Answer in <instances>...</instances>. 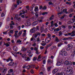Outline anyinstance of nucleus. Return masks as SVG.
Returning <instances> with one entry per match:
<instances>
[{"label": "nucleus", "mask_w": 75, "mask_h": 75, "mask_svg": "<svg viewBox=\"0 0 75 75\" xmlns=\"http://www.w3.org/2000/svg\"><path fill=\"white\" fill-rule=\"evenodd\" d=\"M48 14V12H43L42 13V15H43V16H44V15H45V14Z\"/></svg>", "instance_id": "nucleus-31"}, {"label": "nucleus", "mask_w": 75, "mask_h": 75, "mask_svg": "<svg viewBox=\"0 0 75 75\" xmlns=\"http://www.w3.org/2000/svg\"><path fill=\"white\" fill-rule=\"evenodd\" d=\"M44 27H41L40 30L41 31V33H42L44 31Z\"/></svg>", "instance_id": "nucleus-26"}, {"label": "nucleus", "mask_w": 75, "mask_h": 75, "mask_svg": "<svg viewBox=\"0 0 75 75\" xmlns=\"http://www.w3.org/2000/svg\"><path fill=\"white\" fill-rule=\"evenodd\" d=\"M65 64L67 65H72V63L71 62H69L68 61H66L65 62Z\"/></svg>", "instance_id": "nucleus-6"}, {"label": "nucleus", "mask_w": 75, "mask_h": 75, "mask_svg": "<svg viewBox=\"0 0 75 75\" xmlns=\"http://www.w3.org/2000/svg\"><path fill=\"white\" fill-rule=\"evenodd\" d=\"M4 45H6V47H9L10 46V45L8 43H5V42H4Z\"/></svg>", "instance_id": "nucleus-23"}, {"label": "nucleus", "mask_w": 75, "mask_h": 75, "mask_svg": "<svg viewBox=\"0 0 75 75\" xmlns=\"http://www.w3.org/2000/svg\"><path fill=\"white\" fill-rule=\"evenodd\" d=\"M5 28L6 29H8L10 28V26L6 25L5 26Z\"/></svg>", "instance_id": "nucleus-48"}, {"label": "nucleus", "mask_w": 75, "mask_h": 75, "mask_svg": "<svg viewBox=\"0 0 75 75\" xmlns=\"http://www.w3.org/2000/svg\"><path fill=\"white\" fill-rule=\"evenodd\" d=\"M33 35V36H34V38H37V36H38V35H37L36 34H34Z\"/></svg>", "instance_id": "nucleus-41"}, {"label": "nucleus", "mask_w": 75, "mask_h": 75, "mask_svg": "<svg viewBox=\"0 0 75 75\" xmlns=\"http://www.w3.org/2000/svg\"><path fill=\"white\" fill-rule=\"evenodd\" d=\"M18 21H21V19L20 18H18L17 19H16Z\"/></svg>", "instance_id": "nucleus-57"}, {"label": "nucleus", "mask_w": 75, "mask_h": 75, "mask_svg": "<svg viewBox=\"0 0 75 75\" xmlns=\"http://www.w3.org/2000/svg\"><path fill=\"white\" fill-rule=\"evenodd\" d=\"M72 38L69 37V38H65L62 39V40H69V39H72Z\"/></svg>", "instance_id": "nucleus-19"}, {"label": "nucleus", "mask_w": 75, "mask_h": 75, "mask_svg": "<svg viewBox=\"0 0 75 75\" xmlns=\"http://www.w3.org/2000/svg\"><path fill=\"white\" fill-rule=\"evenodd\" d=\"M58 69H54L52 71L53 74H56L57 72H58Z\"/></svg>", "instance_id": "nucleus-12"}, {"label": "nucleus", "mask_w": 75, "mask_h": 75, "mask_svg": "<svg viewBox=\"0 0 75 75\" xmlns=\"http://www.w3.org/2000/svg\"><path fill=\"white\" fill-rule=\"evenodd\" d=\"M55 30H56V31H59V28H57L55 29Z\"/></svg>", "instance_id": "nucleus-56"}, {"label": "nucleus", "mask_w": 75, "mask_h": 75, "mask_svg": "<svg viewBox=\"0 0 75 75\" xmlns=\"http://www.w3.org/2000/svg\"><path fill=\"white\" fill-rule=\"evenodd\" d=\"M47 35L48 37H49V38H50V37H51V34H50L48 33V34H47Z\"/></svg>", "instance_id": "nucleus-55"}, {"label": "nucleus", "mask_w": 75, "mask_h": 75, "mask_svg": "<svg viewBox=\"0 0 75 75\" xmlns=\"http://www.w3.org/2000/svg\"><path fill=\"white\" fill-rule=\"evenodd\" d=\"M22 3V2L20 0H18L17 1V5H19L20 4V3L21 4V3Z\"/></svg>", "instance_id": "nucleus-25"}, {"label": "nucleus", "mask_w": 75, "mask_h": 75, "mask_svg": "<svg viewBox=\"0 0 75 75\" xmlns=\"http://www.w3.org/2000/svg\"><path fill=\"white\" fill-rule=\"evenodd\" d=\"M25 25L26 26H30L31 25V23L30 22H26L25 23Z\"/></svg>", "instance_id": "nucleus-9"}, {"label": "nucleus", "mask_w": 75, "mask_h": 75, "mask_svg": "<svg viewBox=\"0 0 75 75\" xmlns=\"http://www.w3.org/2000/svg\"><path fill=\"white\" fill-rule=\"evenodd\" d=\"M46 35L44 33H42L41 34L42 37H45Z\"/></svg>", "instance_id": "nucleus-52"}, {"label": "nucleus", "mask_w": 75, "mask_h": 75, "mask_svg": "<svg viewBox=\"0 0 75 75\" xmlns=\"http://www.w3.org/2000/svg\"><path fill=\"white\" fill-rule=\"evenodd\" d=\"M13 50L14 51L16 52V51H17V47L16 46L14 47H13Z\"/></svg>", "instance_id": "nucleus-17"}, {"label": "nucleus", "mask_w": 75, "mask_h": 75, "mask_svg": "<svg viewBox=\"0 0 75 75\" xmlns=\"http://www.w3.org/2000/svg\"><path fill=\"white\" fill-rule=\"evenodd\" d=\"M18 30H16L15 31V33L14 34H18L17 33H18Z\"/></svg>", "instance_id": "nucleus-44"}, {"label": "nucleus", "mask_w": 75, "mask_h": 75, "mask_svg": "<svg viewBox=\"0 0 75 75\" xmlns=\"http://www.w3.org/2000/svg\"><path fill=\"white\" fill-rule=\"evenodd\" d=\"M55 41L57 42H59V40L58 39V38L57 37H56L55 39Z\"/></svg>", "instance_id": "nucleus-21"}, {"label": "nucleus", "mask_w": 75, "mask_h": 75, "mask_svg": "<svg viewBox=\"0 0 75 75\" xmlns=\"http://www.w3.org/2000/svg\"><path fill=\"white\" fill-rule=\"evenodd\" d=\"M26 50V49H25V48L24 47H22V51H25Z\"/></svg>", "instance_id": "nucleus-36"}, {"label": "nucleus", "mask_w": 75, "mask_h": 75, "mask_svg": "<svg viewBox=\"0 0 75 75\" xmlns=\"http://www.w3.org/2000/svg\"><path fill=\"white\" fill-rule=\"evenodd\" d=\"M66 4H71V3H69L67 1L66 3Z\"/></svg>", "instance_id": "nucleus-54"}, {"label": "nucleus", "mask_w": 75, "mask_h": 75, "mask_svg": "<svg viewBox=\"0 0 75 75\" xmlns=\"http://www.w3.org/2000/svg\"><path fill=\"white\" fill-rule=\"evenodd\" d=\"M13 31H14V30H11L8 32L9 36H11V34L13 33Z\"/></svg>", "instance_id": "nucleus-11"}, {"label": "nucleus", "mask_w": 75, "mask_h": 75, "mask_svg": "<svg viewBox=\"0 0 75 75\" xmlns=\"http://www.w3.org/2000/svg\"><path fill=\"white\" fill-rule=\"evenodd\" d=\"M63 12H65L66 14H68V12H67V8L63 9Z\"/></svg>", "instance_id": "nucleus-24"}, {"label": "nucleus", "mask_w": 75, "mask_h": 75, "mask_svg": "<svg viewBox=\"0 0 75 75\" xmlns=\"http://www.w3.org/2000/svg\"><path fill=\"white\" fill-rule=\"evenodd\" d=\"M22 34V31H20L18 33V35L19 37H20V35Z\"/></svg>", "instance_id": "nucleus-29"}, {"label": "nucleus", "mask_w": 75, "mask_h": 75, "mask_svg": "<svg viewBox=\"0 0 75 75\" xmlns=\"http://www.w3.org/2000/svg\"><path fill=\"white\" fill-rule=\"evenodd\" d=\"M28 53H29V54H31V51L30 50H28L27 51Z\"/></svg>", "instance_id": "nucleus-35"}, {"label": "nucleus", "mask_w": 75, "mask_h": 75, "mask_svg": "<svg viewBox=\"0 0 75 75\" xmlns=\"http://www.w3.org/2000/svg\"><path fill=\"white\" fill-rule=\"evenodd\" d=\"M68 47H67V49L66 50L67 51H69L70 50L72 49V48L73 47V46L71 44H70L69 45H67Z\"/></svg>", "instance_id": "nucleus-5"}, {"label": "nucleus", "mask_w": 75, "mask_h": 75, "mask_svg": "<svg viewBox=\"0 0 75 75\" xmlns=\"http://www.w3.org/2000/svg\"><path fill=\"white\" fill-rule=\"evenodd\" d=\"M26 33H23L22 34V37H25L26 36Z\"/></svg>", "instance_id": "nucleus-37"}, {"label": "nucleus", "mask_w": 75, "mask_h": 75, "mask_svg": "<svg viewBox=\"0 0 75 75\" xmlns=\"http://www.w3.org/2000/svg\"><path fill=\"white\" fill-rule=\"evenodd\" d=\"M7 68L6 67H4L3 68L1 74L2 75H5L7 72Z\"/></svg>", "instance_id": "nucleus-2"}, {"label": "nucleus", "mask_w": 75, "mask_h": 75, "mask_svg": "<svg viewBox=\"0 0 75 75\" xmlns=\"http://www.w3.org/2000/svg\"><path fill=\"white\" fill-rule=\"evenodd\" d=\"M38 6L35 7L34 9V11H37L38 10Z\"/></svg>", "instance_id": "nucleus-30"}, {"label": "nucleus", "mask_w": 75, "mask_h": 75, "mask_svg": "<svg viewBox=\"0 0 75 75\" xmlns=\"http://www.w3.org/2000/svg\"><path fill=\"white\" fill-rule=\"evenodd\" d=\"M54 25L56 27H57L58 26V25L57 24V23H54Z\"/></svg>", "instance_id": "nucleus-47"}, {"label": "nucleus", "mask_w": 75, "mask_h": 75, "mask_svg": "<svg viewBox=\"0 0 75 75\" xmlns=\"http://www.w3.org/2000/svg\"><path fill=\"white\" fill-rule=\"evenodd\" d=\"M17 42H19V43H20V42H21V41L19 40H17Z\"/></svg>", "instance_id": "nucleus-62"}, {"label": "nucleus", "mask_w": 75, "mask_h": 75, "mask_svg": "<svg viewBox=\"0 0 75 75\" xmlns=\"http://www.w3.org/2000/svg\"><path fill=\"white\" fill-rule=\"evenodd\" d=\"M37 59V57H34L33 58V61H35Z\"/></svg>", "instance_id": "nucleus-59"}, {"label": "nucleus", "mask_w": 75, "mask_h": 75, "mask_svg": "<svg viewBox=\"0 0 75 75\" xmlns=\"http://www.w3.org/2000/svg\"><path fill=\"white\" fill-rule=\"evenodd\" d=\"M67 68L69 69V70H67L66 71V74L67 75H70V74H73V71H72V68L71 67H68ZM70 68V69H69Z\"/></svg>", "instance_id": "nucleus-1"}, {"label": "nucleus", "mask_w": 75, "mask_h": 75, "mask_svg": "<svg viewBox=\"0 0 75 75\" xmlns=\"http://www.w3.org/2000/svg\"><path fill=\"white\" fill-rule=\"evenodd\" d=\"M38 24V21H36L34 22H33L32 23V25H36L37 24Z\"/></svg>", "instance_id": "nucleus-13"}, {"label": "nucleus", "mask_w": 75, "mask_h": 75, "mask_svg": "<svg viewBox=\"0 0 75 75\" xmlns=\"http://www.w3.org/2000/svg\"><path fill=\"white\" fill-rule=\"evenodd\" d=\"M40 48L41 50H43L44 48V47L43 46H40Z\"/></svg>", "instance_id": "nucleus-49"}, {"label": "nucleus", "mask_w": 75, "mask_h": 75, "mask_svg": "<svg viewBox=\"0 0 75 75\" xmlns=\"http://www.w3.org/2000/svg\"><path fill=\"white\" fill-rule=\"evenodd\" d=\"M14 64V63L13 62H10L8 64V65H9V66H12V65H13Z\"/></svg>", "instance_id": "nucleus-22"}, {"label": "nucleus", "mask_w": 75, "mask_h": 75, "mask_svg": "<svg viewBox=\"0 0 75 75\" xmlns=\"http://www.w3.org/2000/svg\"><path fill=\"white\" fill-rule=\"evenodd\" d=\"M57 8H58V9L57 10V11H59V10H60L59 7L58 6L56 8V9H57Z\"/></svg>", "instance_id": "nucleus-46"}, {"label": "nucleus", "mask_w": 75, "mask_h": 75, "mask_svg": "<svg viewBox=\"0 0 75 75\" xmlns=\"http://www.w3.org/2000/svg\"><path fill=\"white\" fill-rule=\"evenodd\" d=\"M26 56V54H23L22 55V57L23 58H24V57H25Z\"/></svg>", "instance_id": "nucleus-39"}, {"label": "nucleus", "mask_w": 75, "mask_h": 75, "mask_svg": "<svg viewBox=\"0 0 75 75\" xmlns=\"http://www.w3.org/2000/svg\"><path fill=\"white\" fill-rule=\"evenodd\" d=\"M5 16V15H4V13H2L1 14V16L2 17H4Z\"/></svg>", "instance_id": "nucleus-43"}, {"label": "nucleus", "mask_w": 75, "mask_h": 75, "mask_svg": "<svg viewBox=\"0 0 75 75\" xmlns=\"http://www.w3.org/2000/svg\"><path fill=\"white\" fill-rule=\"evenodd\" d=\"M10 28H11V29H13V28L14 26H13L11 24H10Z\"/></svg>", "instance_id": "nucleus-34"}, {"label": "nucleus", "mask_w": 75, "mask_h": 75, "mask_svg": "<svg viewBox=\"0 0 75 75\" xmlns=\"http://www.w3.org/2000/svg\"><path fill=\"white\" fill-rule=\"evenodd\" d=\"M52 61L51 59H48L47 60V63L51 65V64L52 63Z\"/></svg>", "instance_id": "nucleus-14"}, {"label": "nucleus", "mask_w": 75, "mask_h": 75, "mask_svg": "<svg viewBox=\"0 0 75 75\" xmlns=\"http://www.w3.org/2000/svg\"><path fill=\"white\" fill-rule=\"evenodd\" d=\"M37 39L36 41H37V42H39V41H41L40 39V37L39 36L37 38Z\"/></svg>", "instance_id": "nucleus-33"}, {"label": "nucleus", "mask_w": 75, "mask_h": 75, "mask_svg": "<svg viewBox=\"0 0 75 75\" xmlns=\"http://www.w3.org/2000/svg\"><path fill=\"white\" fill-rule=\"evenodd\" d=\"M60 55H62V56H67V52L65 51L62 50L60 53Z\"/></svg>", "instance_id": "nucleus-3"}, {"label": "nucleus", "mask_w": 75, "mask_h": 75, "mask_svg": "<svg viewBox=\"0 0 75 75\" xmlns=\"http://www.w3.org/2000/svg\"><path fill=\"white\" fill-rule=\"evenodd\" d=\"M51 45H49L46 47V48H48V47H51Z\"/></svg>", "instance_id": "nucleus-50"}, {"label": "nucleus", "mask_w": 75, "mask_h": 75, "mask_svg": "<svg viewBox=\"0 0 75 75\" xmlns=\"http://www.w3.org/2000/svg\"><path fill=\"white\" fill-rule=\"evenodd\" d=\"M35 31V28L31 29L30 30V33H34Z\"/></svg>", "instance_id": "nucleus-7"}, {"label": "nucleus", "mask_w": 75, "mask_h": 75, "mask_svg": "<svg viewBox=\"0 0 75 75\" xmlns=\"http://www.w3.org/2000/svg\"><path fill=\"white\" fill-rule=\"evenodd\" d=\"M68 27L69 29H71L72 28V26L70 25L68 26Z\"/></svg>", "instance_id": "nucleus-61"}, {"label": "nucleus", "mask_w": 75, "mask_h": 75, "mask_svg": "<svg viewBox=\"0 0 75 75\" xmlns=\"http://www.w3.org/2000/svg\"><path fill=\"white\" fill-rule=\"evenodd\" d=\"M51 67H48L47 68L48 71H50V69H51Z\"/></svg>", "instance_id": "nucleus-45"}, {"label": "nucleus", "mask_w": 75, "mask_h": 75, "mask_svg": "<svg viewBox=\"0 0 75 75\" xmlns=\"http://www.w3.org/2000/svg\"><path fill=\"white\" fill-rule=\"evenodd\" d=\"M72 33H69L67 34H64L65 36H68V35H71Z\"/></svg>", "instance_id": "nucleus-28"}, {"label": "nucleus", "mask_w": 75, "mask_h": 75, "mask_svg": "<svg viewBox=\"0 0 75 75\" xmlns=\"http://www.w3.org/2000/svg\"><path fill=\"white\" fill-rule=\"evenodd\" d=\"M36 34L38 36V35H39V36H40V35H41V33L39 32H37L36 33Z\"/></svg>", "instance_id": "nucleus-40"}, {"label": "nucleus", "mask_w": 75, "mask_h": 75, "mask_svg": "<svg viewBox=\"0 0 75 75\" xmlns=\"http://www.w3.org/2000/svg\"><path fill=\"white\" fill-rule=\"evenodd\" d=\"M71 33V37H74V36H75V32L74 31H73L72 32V33Z\"/></svg>", "instance_id": "nucleus-15"}, {"label": "nucleus", "mask_w": 75, "mask_h": 75, "mask_svg": "<svg viewBox=\"0 0 75 75\" xmlns=\"http://www.w3.org/2000/svg\"><path fill=\"white\" fill-rule=\"evenodd\" d=\"M45 62H46V61L45 60H44L43 62V64H45Z\"/></svg>", "instance_id": "nucleus-63"}, {"label": "nucleus", "mask_w": 75, "mask_h": 75, "mask_svg": "<svg viewBox=\"0 0 75 75\" xmlns=\"http://www.w3.org/2000/svg\"><path fill=\"white\" fill-rule=\"evenodd\" d=\"M36 45L37 44H36V43H35L33 44V47H35V46H36Z\"/></svg>", "instance_id": "nucleus-60"}, {"label": "nucleus", "mask_w": 75, "mask_h": 75, "mask_svg": "<svg viewBox=\"0 0 75 75\" xmlns=\"http://www.w3.org/2000/svg\"><path fill=\"white\" fill-rule=\"evenodd\" d=\"M54 17V15H52L50 18V20H52L53 19Z\"/></svg>", "instance_id": "nucleus-27"}, {"label": "nucleus", "mask_w": 75, "mask_h": 75, "mask_svg": "<svg viewBox=\"0 0 75 75\" xmlns=\"http://www.w3.org/2000/svg\"><path fill=\"white\" fill-rule=\"evenodd\" d=\"M71 52H73V53L71 54V57L72 58H74L75 55V49L73 48L71 50Z\"/></svg>", "instance_id": "nucleus-4"}, {"label": "nucleus", "mask_w": 75, "mask_h": 75, "mask_svg": "<svg viewBox=\"0 0 75 75\" xmlns=\"http://www.w3.org/2000/svg\"><path fill=\"white\" fill-rule=\"evenodd\" d=\"M18 14H16L15 15V18L17 19L18 18Z\"/></svg>", "instance_id": "nucleus-53"}, {"label": "nucleus", "mask_w": 75, "mask_h": 75, "mask_svg": "<svg viewBox=\"0 0 75 75\" xmlns=\"http://www.w3.org/2000/svg\"><path fill=\"white\" fill-rule=\"evenodd\" d=\"M12 54L15 57H17V53L14 52H11Z\"/></svg>", "instance_id": "nucleus-10"}, {"label": "nucleus", "mask_w": 75, "mask_h": 75, "mask_svg": "<svg viewBox=\"0 0 75 75\" xmlns=\"http://www.w3.org/2000/svg\"><path fill=\"white\" fill-rule=\"evenodd\" d=\"M62 28H64V29H65V25H62Z\"/></svg>", "instance_id": "nucleus-58"}, {"label": "nucleus", "mask_w": 75, "mask_h": 75, "mask_svg": "<svg viewBox=\"0 0 75 75\" xmlns=\"http://www.w3.org/2000/svg\"><path fill=\"white\" fill-rule=\"evenodd\" d=\"M30 72L31 74H33L34 73V71L33 70H31L30 71Z\"/></svg>", "instance_id": "nucleus-64"}, {"label": "nucleus", "mask_w": 75, "mask_h": 75, "mask_svg": "<svg viewBox=\"0 0 75 75\" xmlns=\"http://www.w3.org/2000/svg\"><path fill=\"white\" fill-rule=\"evenodd\" d=\"M64 33V32H62V31H60L59 32V36L60 37V36H62V34H63L64 33Z\"/></svg>", "instance_id": "nucleus-18"}, {"label": "nucleus", "mask_w": 75, "mask_h": 75, "mask_svg": "<svg viewBox=\"0 0 75 75\" xmlns=\"http://www.w3.org/2000/svg\"><path fill=\"white\" fill-rule=\"evenodd\" d=\"M10 24H11V25H15V23H14V22L13 21H11V23H10Z\"/></svg>", "instance_id": "nucleus-32"}, {"label": "nucleus", "mask_w": 75, "mask_h": 75, "mask_svg": "<svg viewBox=\"0 0 75 75\" xmlns=\"http://www.w3.org/2000/svg\"><path fill=\"white\" fill-rule=\"evenodd\" d=\"M74 11V9L72 8H71L70 10L68 12V14H69L71 13V12H73Z\"/></svg>", "instance_id": "nucleus-16"}, {"label": "nucleus", "mask_w": 75, "mask_h": 75, "mask_svg": "<svg viewBox=\"0 0 75 75\" xmlns=\"http://www.w3.org/2000/svg\"><path fill=\"white\" fill-rule=\"evenodd\" d=\"M63 63V62H62V61H61L60 62H58L57 63L56 65L57 66H59V65H61V64H62Z\"/></svg>", "instance_id": "nucleus-8"}, {"label": "nucleus", "mask_w": 75, "mask_h": 75, "mask_svg": "<svg viewBox=\"0 0 75 75\" xmlns=\"http://www.w3.org/2000/svg\"><path fill=\"white\" fill-rule=\"evenodd\" d=\"M13 35L14 36L16 39H17V38H18L19 37L18 35V34H14Z\"/></svg>", "instance_id": "nucleus-20"}, {"label": "nucleus", "mask_w": 75, "mask_h": 75, "mask_svg": "<svg viewBox=\"0 0 75 75\" xmlns=\"http://www.w3.org/2000/svg\"><path fill=\"white\" fill-rule=\"evenodd\" d=\"M41 59V55H40L39 56H38V58L37 59L38 61V59Z\"/></svg>", "instance_id": "nucleus-51"}, {"label": "nucleus", "mask_w": 75, "mask_h": 75, "mask_svg": "<svg viewBox=\"0 0 75 75\" xmlns=\"http://www.w3.org/2000/svg\"><path fill=\"white\" fill-rule=\"evenodd\" d=\"M62 45V43H59L58 44V47H61V45Z\"/></svg>", "instance_id": "nucleus-38"}, {"label": "nucleus", "mask_w": 75, "mask_h": 75, "mask_svg": "<svg viewBox=\"0 0 75 75\" xmlns=\"http://www.w3.org/2000/svg\"><path fill=\"white\" fill-rule=\"evenodd\" d=\"M60 75H65V74L64 72H62L61 73H60Z\"/></svg>", "instance_id": "nucleus-42"}]
</instances>
